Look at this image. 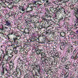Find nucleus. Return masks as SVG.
I'll use <instances>...</instances> for the list:
<instances>
[{"label": "nucleus", "mask_w": 78, "mask_h": 78, "mask_svg": "<svg viewBox=\"0 0 78 78\" xmlns=\"http://www.w3.org/2000/svg\"><path fill=\"white\" fill-rule=\"evenodd\" d=\"M34 66H35V67L37 68L36 70H37V72H36L35 73L36 74V75H37V73H39V71H40V67L39 66L37 63H35L34 64Z\"/></svg>", "instance_id": "obj_15"}, {"label": "nucleus", "mask_w": 78, "mask_h": 78, "mask_svg": "<svg viewBox=\"0 0 78 78\" xmlns=\"http://www.w3.org/2000/svg\"><path fill=\"white\" fill-rule=\"evenodd\" d=\"M23 65H21V66H20L19 65L17 66L16 68L20 69H22V68H23Z\"/></svg>", "instance_id": "obj_50"}, {"label": "nucleus", "mask_w": 78, "mask_h": 78, "mask_svg": "<svg viewBox=\"0 0 78 78\" xmlns=\"http://www.w3.org/2000/svg\"><path fill=\"white\" fill-rule=\"evenodd\" d=\"M5 71L7 72H8V69L6 67H5L3 68L1 71V75H3L5 74Z\"/></svg>", "instance_id": "obj_17"}, {"label": "nucleus", "mask_w": 78, "mask_h": 78, "mask_svg": "<svg viewBox=\"0 0 78 78\" xmlns=\"http://www.w3.org/2000/svg\"><path fill=\"white\" fill-rule=\"evenodd\" d=\"M44 23H42V24H39L38 26V29L39 30V31H41V30H42L43 28H45V27H46V25H45Z\"/></svg>", "instance_id": "obj_11"}, {"label": "nucleus", "mask_w": 78, "mask_h": 78, "mask_svg": "<svg viewBox=\"0 0 78 78\" xmlns=\"http://www.w3.org/2000/svg\"><path fill=\"white\" fill-rule=\"evenodd\" d=\"M76 18L73 19V22L74 23V27H78V9L77 8H75L74 13H73Z\"/></svg>", "instance_id": "obj_2"}, {"label": "nucleus", "mask_w": 78, "mask_h": 78, "mask_svg": "<svg viewBox=\"0 0 78 78\" xmlns=\"http://www.w3.org/2000/svg\"><path fill=\"white\" fill-rule=\"evenodd\" d=\"M9 34H8L7 35V36L8 37L9 35H12V34H14V35H15V34H13L14 33V32H13V30H9Z\"/></svg>", "instance_id": "obj_41"}, {"label": "nucleus", "mask_w": 78, "mask_h": 78, "mask_svg": "<svg viewBox=\"0 0 78 78\" xmlns=\"http://www.w3.org/2000/svg\"><path fill=\"white\" fill-rule=\"evenodd\" d=\"M65 48H66L61 44V45L60 46V49L61 50H63L65 49Z\"/></svg>", "instance_id": "obj_43"}, {"label": "nucleus", "mask_w": 78, "mask_h": 78, "mask_svg": "<svg viewBox=\"0 0 78 78\" xmlns=\"http://www.w3.org/2000/svg\"><path fill=\"white\" fill-rule=\"evenodd\" d=\"M34 28L35 29V31H39V28H38V26H34Z\"/></svg>", "instance_id": "obj_45"}, {"label": "nucleus", "mask_w": 78, "mask_h": 78, "mask_svg": "<svg viewBox=\"0 0 78 78\" xmlns=\"http://www.w3.org/2000/svg\"><path fill=\"white\" fill-rule=\"evenodd\" d=\"M58 52L57 51H56V49L54 48V47H53V53H55L56 52Z\"/></svg>", "instance_id": "obj_58"}, {"label": "nucleus", "mask_w": 78, "mask_h": 78, "mask_svg": "<svg viewBox=\"0 0 78 78\" xmlns=\"http://www.w3.org/2000/svg\"><path fill=\"white\" fill-rule=\"evenodd\" d=\"M72 41V43L75 45V46H76L77 45H78V40H76V41Z\"/></svg>", "instance_id": "obj_40"}, {"label": "nucleus", "mask_w": 78, "mask_h": 78, "mask_svg": "<svg viewBox=\"0 0 78 78\" xmlns=\"http://www.w3.org/2000/svg\"><path fill=\"white\" fill-rule=\"evenodd\" d=\"M66 64L67 65H66L65 69H69V66H70V61H68L66 62Z\"/></svg>", "instance_id": "obj_37"}, {"label": "nucleus", "mask_w": 78, "mask_h": 78, "mask_svg": "<svg viewBox=\"0 0 78 78\" xmlns=\"http://www.w3.org/2000/svg\"><path fill=\"white\" fill-rule=\"evenodd\" d=\"M58 6H59V5L58 4H56L55 5L54 7V9H57L58 8Z\"/></svg>", "instance_id": "obj_61"}, {"label": "nucleus", "mask_w": 78, "mask_h": 78, "mask_svg": "<svg viewBox=\"0 0 78 78\" xmlns=\"http://www.w3.org/2000/svg\"><path fill=\"white\" fill-rule=\"evenodd\" d=\"M29 16H30V19H31L33 18H37V19L38 18V16L37 15H29Z\"/></svg>", "instance_id": "obj_28"}, {"label": "nucleus", "mask_w": 78, "mask_h": 78, "mask_svg": "<svg viewBox=\"0 0 78 78\" xmlns=\"http://www.w3.org/2000/svg\"><path fill=\"white\" fill-rule=\"evenodd\" d=\"M49 16H50V15L46 14V15H45V18L46 17L47 19H48V18H49Z\"/></svg>", "instance_id": "obj_63"}, {"label": "nucleus", "mask_w": 78, "mask_h": 78, "mask_svg": "<svg viewBox=\"0 0 78 78\" xmlns=\"http://www.w3.org/2000/svg\"><path fill=\"white\" fill-rule=\"evenodd\" d=\"M4 63L5 64H9V61H5L4 60Z\"/></svg>", "instance_id": "obj_60"}, {"label": "nucleus", "mask_w": 78, "mask_h": 78, "mask_svg": "<svg viewBox=\"0 0 78 78\" xmlns=\"http://www.w3.org/2000/svg\"><path fill=\"white\" fill-rule=\"evenodd\" d=\"M20 12L22 14H24L25 13V8L23 6H20L19 7Z\"/></svg>", "instance_id": "obj_14"}, {"label": "nucleus", "mask_w": 78, "mask_h": 78, "mask_svg": "<svg viewBox=\"0 0 78 78\" xmlns=\"http://www.w3.org/2000/svg\"><path fill=\"white\" fill-rule=\"evenodd\" d=\"M4 27H5V26L2 24L0 25V31H3V30H4Z\"/></svg>", "instance_id": "obj_46"}, {"label": "nucleus", "mask_w": 78, "mask_h": 78, "mask_svg": "<svg viewBox=\"0 0 78 78\" xmlns=\"http://www.w3.org/2000/svg\"><path fill=\"white\" fill-rule=\"evenodd\" d=\"M51 25H52V24L51 25H51L47 26L46 27H45L47 28L46 31H48L50 30H52V29H53V28H54V27L53 26H52Z\"/></svg>", "instance_id": "obj_21"}, {"label": "nucleus", "mask_w": 78, "mask_h": 78, "mask_svg": "<svg viewBox=\"0 0 78 78\" xmlns=\"http://www.w3.org/2000/svg\"><path fill=\"white\" fill-rule=\"evenodd\" d=\"M50 11H51L52 13H54L55 12H56V10L57 9H55V8L54 7H51L50 8Z\"/></svg>", "instance_id": "obj_26"}, {"label": "nucleus", "mask_w": 78, "mask_h": 78, "mask_svg": "<svg viewBox=\"0 0 78 78\" xmlns=\"http://www.w3.org/2000/svg\"><path fill=\"white\" fill-rule=\"evenodd\" d=\"M58 19H59V21H64V22H65V21L70 20V19L68 17H65L64 18L63 17L62 15L59 16H58Z\"/></svg>", "instance_id": "obj_5"}, {"label": "nucleus", "mask_w": 78, "mask_h": 78, "mask_svg": "<svg viewBox=\"0 0 78 78\" xmlns=\"http://www.w3.org/2000/svg\"><path fill=\"white\" fill-rule=\"evenodd\" d=\"M31 36L32 38H30L28 39L27 40V44H31V43H36L37 42V38L36 37V33H33L31 34Z\"/></svg>", "instance_id": "obj_1"}, {"label": "nucleus", "mask_w": 78, "mask_h": 78, "mask_svg": "<svg viewBox=\"0 0 78 78\" xmlns=\"http://www.w3.org/2000/svg\"><path fill=\"white\" fill-rule=\"evenodd\" d=\"M72 51H73V49L70 48H67L66 50V53L68 55H72Z\"/></svg>", "instance_id": "obj_16"}, {"label": "nucleus", "mask_w": 78, "mask_h": 78, "mask_svg": "<svg viewBox=\"0 0 78 78\" xmlns=\"http://www.w3.org/2000/svg\"><path fill=\"white\" fill-rule=\"evenodd\" d=\"M12 74L13 75V78H15V77H16V76L17 77V74L15 73V72H13V73H12Z\"/></svg>", "instance_id": "obj_54"}, {"label": "nucleus", "mask_w": 78, "mask_h": 78, "mask_svg": "<svg viewBox=\"0 0 78 78\" xmlns=\"http://www.w3.org/2000/svg\"><path fill=\"white\" fill-rule=\"evenodd\" d=\"M25 73L26 74L24 75L25 76L24 77V78H29L30 77V74H28V73H27V71H25Z\"/></svg>", "instance_id": "obj_36"}, {"label": "nucleus", "mask_w": 78, "mask_h": 78, "mask_svg": "<svg viewBox=\"0 0 78 78\" xmlns=\"http://www.w3.org/2000/svg\"><path fill=\"white\" fill-rule=\"evenodd\" d=\"M60 34L62 37H64L66 35V33L64 32H61L60 33Z\"/></svg>", "instance_id": "obj_47"}, {"label": "nucleus", "mask_w": 78, "mask_h": 78, "mask_svg": "<svg viewBox=\"0 0 78 78\" xmlns=\"http://www.w3.org/2000/svg\"><path fill=\"white\" fill-rule=\"evenodd\" d=\"M72 26L71 25H68L67 26V30L69 31H71L72 30Z\"/></svg>", "instance_id": "obj_42"}, {"label": "nucleus", "mask_w": 78, "mask_h": 78, "mask_svg": "<svg viewBox=\"0 0 78 78\" xmlns=\"http://www.w3.org/2000/svg\"><path fill=\"white\" fill-rule=\"evenodd\" d=\"M36 53L38 55H39V54H41V53H41V50H40L39 48H37L36 49Z\"/></svg>", "instance_id": "obj_35"}, {"label": "nucleus", "mask_w": 78, "mask_h": 78, "mask_svg": "<svg viewBox=\"0 0 78 78\" xmlns=\"http://www.w3.org/2000/svg\"><path fill=\"white\" fill-rule=\"evenodd\" d=\"M11 15L10 16H13L14 18H16V12H12L11 13Z\"/></svg>", "instance_id": "obj_30"}, {"label": "nucleus", "mask_w": 78, "mask_h": 78, "mask_svg": "<svg viewBox=\"0 0 78 78\" xmlns=\"http://www.w3.org/2000/svg\"><path fill=\"white\" fill-rule=\"evenodd\" d=\"M51 0H43V2H44L45 5H48V3H50V2H51Z\"/></svg>", "instance_id": "obj_29"}, {"label": "nucleus", "mask_w": 78, "mask_h": 78, "mask_svg": "<svg viewBox=\"0 0 78 78\" xmlns=\"http://www.w3.org/2000/svg\"><path fill=\"white\" fill-rule=\"evenodd\" d=\"M73 55H78V49H77V48H76L75 49L73 52Z\"/></svg>", "instance_id": "obj_33"}, {"label": "nucleus", "mask_w": 78, "mask_h": 78, "mask_svg": "<svg viewBox=\"0 0 78 78\" xmlns=\"http://www.w3.org/2000/svg\"><path fill=\"white\" fill-rule=\"evenodd\" d=\"M13 6H14L13 5L10 4L8 5L7 7L9 8V9H12V8H13Z\"/></svg>", "instance_id": "obj_44"}, {"label": "nucleus", "mask_w": 78, "mask_h": 78, "mask_svg": "<svg viewBox=\"0 0 78 78\" xmlns=\"http://www.w3.org/2000/svg\"><path fill=\"white\" fill-rule=\"evenodd\" d=\"M9 63L11 65V66H14V63H13V62H12V61H11L9 62Z\"/></svg>", "instance_id": "obj_57"}, {"label": "nucleus", "mask_w": 78, "mask_h": 78, "mask_svg": "<svg viewBox=\"0 0 78 78\" xmlns=\"http://www.w3.org/2000/svg\"><path fill=\"white\" fill-rule=\"evenodd\" d=\"M45 37L43 38V40L44 41H46V42H47L48 45H50V44H51L50 41L48 40V38H47V37Z\"/></svg>", "instance_id": "obj_22"}, {"label": "nucleus", "mask_w": 78, "mask_h": 78, "mask_svg": "<svg viewBox=\"0 0 78 78\" xmlns=\"http://www.w3.org/2000/svg\"><path fill=\"white\" fill-rule=\"evenodd\" d=\"M19 38H17V37H14L13 38V40L14 41V42H16L17 40H19Z\"/></svg>", "instance_id": "obj_53"}, {"label": "nucleus", "mask_w": 78, "mask_h": 78, "mask_svg": "<svg viewBox=\"0 0 78 78\" xmlns=\"http://www.w3.org/2000/svg\"><path fill=\"white\" fill-rule=\"evenodd\" d=\"M5 64V62H3V61H2V62L0 64V66H2V67H3Z\"/></svg>", "instance_id": "obj_59"}, {"label": "nucleus", "mask_w": 78, "mask_h": 78, "mask_svg": "<svg viewBox=\"0 0 78 78\" xmlns=\"http://www.w3.org/2000/svg\"><path fill=\"white\" fill-rule=\"evenodd\" d=\"M16 36L17 38H18V37H19L18 38L19 39H20V38L21 37V36H20V35L19 34L17 35H16Z\"/></svg>", "instance_id": "obj_62"}, {"label": "nucleus", "mask_w": 78, "mask_h": 78, "mask_svg": "<svg viewBox=\"0 0 78 78\" xmlns=\"http://www.w3.org/2000/svg\"><path fill=\"white\" fill-rule=\"evenodd\" d=\"M59 15V13H57L56 12H55V13H54V14L53 15L54 16L53 18V20H54V21H57L58 20V17H59V16L61 15Z\"/></svg>", "instance_id": "obj_12"}, {"label": "nucleus", "mask_w": 78, "mask_h": 78, "mask_svg": "<svg viewBox=\"0 0 78 78\" xmlns=\"http://www.w3.org/2000/svg\"><path fill=\"white\" fill-rule=\"evenodd\" d=\"M27 27L29 29V28H31V25L30 24H27Z\"/></svg>", "instance_id": "obj_55"}, {"label": "nucleus", "mask_w": 78, "mask_h": 78, "mask_svg": "<svg viewBox=\"0 0 78 78\" xmlns=\"http://www.w3.org/2000/svg\"><path fill=\"white\" fill-rule=\"evenodd\" d=\"M3 22L4 23V25H6L8 27H10L11 25V22L8 20H5Z\"/></svg>", "instance_id": "obj_10"}, {"label": "nucleus", "mask_w": 78, "mask_h": 78, "mask_svg": "<svg viewBox=\"0 0 78 78\" xmlns=\"http://www.w3.org/2000/svg\"><path fill=\"white\" fill-rule=\"evenodd\" d=\"M31 10L30 11H26V14L27 16H28V17L29 18V19H30V16H29V15H33V14H30V12H31Z\"/></svg>", "instance_id": "obj_39"}, {"label": "nucleus", "mask_w": 78, "mask_h": 78, "mask_svg": "<svg viewBox=\"0 0 78 78\" xmlns=\"http://www.w3.org/2000/svg\"><path fill=\"white\" fill-rule=\"evenodd\" d=\"M14 51V53L15 54H17L18 53V50H17L15 49V50H13Z\"/></svg>", "instance_id": "obj_64"}, {"label": "nucleus", "mask_w": 78, "mask_h": 78, "mask_svg": "<svg viewBox=\"0 0 78 78\" xmlns=\"http://www.w3.org/2000/svg\"><path fill=\"white\" fill-rule=\"evenodd\" d=\"M69 35H71V38H73V39L76 38V36L75 35V34H73V32H72L70 33Z\"/></svg>", "instance_id": "obj_32"}, {"label": "nucleus", "mask_w": 78, "mask_h": 78, "mask_svg": "<svg viewBox=\"0 0 78 78\" xmlns=\"http://www.w3.org/2000/svg\"><path fill=\"white\" fill-rule=\"evenodd\" d=\"M68 59H69V57L68 56L65 55L61 58V61L62 63H64L66 61H68Z\"/></svg>", "instance_id": "obj_8"}, {"label": "nucleus", "mask_w": 78, "mask_h": 78, "mask_svg": "<svg viewBox=\"0 0 78 78\" xmlns=\"http://www.w3.org/2000/svg\"><path fill=\"white\" fill-rule=\"evenodd\" d=\"M11 46L12 50H16L17 48H19V47H20V45L17 44H12L11 45Z\"/></svg>", "instance_id": "obj_9"}, {"label": "nucleus", "mask_w": 78, "mask_h": 78, "mask_svg": "<svg viewBox=\"0 0 78 78\" xmlns=\"http://www.w3.org/2000/svg\"><path fill=\"white\" fill-rule=\"evenodd\" d=\"M30 31L29 30V29L25 28L24 29V31L23 33V34L24 36L27 34L28 35H30Z\"/></svg>", "instance_id": "obj_7"}, {"label": "nucleus", "mask_w": 78, "mask_h": 78, "mask_svg": "<svg viewBox=\"0 0 78 78\" xmlns=\"http://www.w3.org/2000/svg\"><path fill=\"white\" fill-rule=\"evenodd\" d=\"M61 44L64 45L66 48L68 47V44L66 41H64L63 42H62Z\"/></svg>", "instance_id": "obj_34"}, {"label": "nucleus", "mask_w": 78, "mask_h": 78, "mask_svg": "<svg viewBox=\"0 0 78 78\" xmlns=\"http://www.w3.org/2000/svg\"><path fill=\"white\" fill-rule=\"evenodd\" d=\"M11 1L15 2L14 0H2V1L4 3H9V2H11Z\"/></svg>", "instance_id": "obj_27"}, {"label": "nucleus", "mask_w": 78, "mask_h": 78, "mask_svg": "<svg viewBox=\"0 0 78 78\" xmlns=\"http://www.w3.org/2000/svg\"><path fill=\"white\" fill-rule=\"evenodd\" d=\"M46 30V31H44V32H43L38 37H47L48 36V34L49 35H50L51 34H54V33L52 32L51 30Z\"/></svg>", "instance_id": "obj_3"}, {"label": "nucleus", "mask_w": 78, "mask_h": 78, "mask_svg": "<svg viewBox=\"0 0 78 78\" xmlns=\"http://www.w3.org/2000/svg\"><path fill=\"white\" fill-rule=\"evenodd\" d=\"M16 71L17 72H20V75H22V73H23V70H22V69H20V68H16Z\"/></svg>", "instance_id": "obj_31"}, {"label": "nucleus", "mask_w": 78, "mask_h": 78, "mask_svg": "<svg viewBox=\"0 0 78 78\" xmlns=\"http://www.w3.org/2000/svg\"><path fill=\"white\" fill-rule=\"evenodd\" d=\"M71 3V2H69V3L68 4L69 6H70V8H72V7H73V5L72 3Z\"/></svg>", "instance_id": "obj_52"}, {"label": "nucleus", "mask_w": 78, "mask_h": 78, "mask_svg": "<svg viewBox=\"0 0 78 78\" xmlns=\"http://www.w3.org/2000/svg\"><path fill=\"white\" fill-rule=\"evenodd\" d=\"M41 60L42 59H45V58H47V55H46L45 53L44 52L41 53Z\"/></svg>", "instance_id": "obj_23"}, {"label": "nucleus", "mask_w": 78, "mask_h": 78, "mask_svg": "<svg viewBox=\"0 0 78 78\" xmlns=\"http://www.w3.org/2000/svg\"><path fill=\"white\" fill-rule=\"evenodd\" d=\"M35 26H38L39 25H40L41 23L39 20H37L35 21Z\"/></svg>", "instance_id": "obj_48"}, {"label": "nucleus", "mask_w": 78, "mask_h": 78, "mask_svg": "<svg viewBox=\"0 0 78 78\" xmlns=\"http://www.w3.org/2000/svg\"><path fill=\"white\" fill-rule=\"evenodd\" d=\"M3 45H2L0 46V50L1 51H2V59H4L5 57L7 56V55H8V51H6V49L5 50V53H4V51L3 50Z\"/></svg>", "instance_id": "obj_4"}, {"label": "nucleus", "mask_w": 78, "mask_h": 78, "mask_svg": "<svg viewBox=\"0 0 78 78\" xmlns=\"http://www.w3.org/2000/svg\"><path fill=\"white\" fill-rule=\"evenodd\" d=\"M36 6L34 5H33V4H29L28 5V7H27V8H30L31 9V11H32L33 9V8H36Z\"/></svg>", "instance_id": "obj_19"}, {"label": "nucleus", "mask_w": 78, "mask_h": 78, "mask_svg": "<svg viewBox=\"0 0 78 78\" xmlns=\"http://www.w3.org/2000/svg\"><path fill=\"white\" fill-rule=\"evenodd\" d=\"M48 60H49V61H51L50 60L51 59L49 58V57H47L45 58L42 59L41 60L42 62H45V64H47V63H48V64H50L51 62H48V61H49V60H48Z\"/></svg>", "instance_id": "obj_13"}, {"label": "nucleus", "mask_w": 78, "mask_h": 78, "mask_svg": "<svg viewBox=\"0 0 78 78\" xmlns=\"http://www.w3.org/2000/svg\"><path fill=\"white\" fill-rule=\"evenodd\" d=\"M51 65L52 66H53V65H54L55 66H56L57 65V63H56V61H51Z\"/></svg>", "instance_id": "obj_38"}, {"label": "nucleus", "mask_w": 78, "mask_h": 78, "mask_svg": "<svg viewBox=\"0 0 78 78\" xmlns=\"http://www.w3.org/2000/svg\"><path fill=\"white\" fill-rule=\"evenodd\" d=\"M9 56V57H10L12 58L13 57V55H12V53H11L10 54L8 53V55H7V56Z\"/></svg>", "instance_id": "obj_51"}, {"label": "nucleus", "mask_w": 78, "mask_h": 78, "mask_svg": "<svg viewBox=\"0 0 78 78\" xmlns=\"http://www.w3.org/2000/svg\"><path fill=\"white\" fill-rule=\"evenodd\" d=\"M63 3H68V4L70 3V0H63Z\"/></svg>", "instance_id": "obj_49"}, {"label": "nucleus", "mask_w": 78, "mask_h": 78, "mask_svg": "<svg viewBox=\"0 0 78 78\" xmlns=\"http://www.w3.org/2000/svg\"><path fill=\"white\" fill-rule=\"evenodd\" d=\"M17 62L20 65H22V66L24 65V62H23V61L22 60L20 59V58H19L17 59Z\"/></svg>", "instance_id": "obj_18"}, {"label": "nucleus", "mask_w": 78, "mask_h": 78, "mask_svg": "<svg viewBox=\"0 0 78 78\" xmlns=\"http://www.w3.org/2000/svg\"><path fill=\"white\" fill-rule=\"evenodd\" d=\"M41 19H42V21L43 22V23H44V24H46V23H48L50 22L49 21V20L47 19V18H45V16H42L41 17Z\"/></svg>", "instance_id": "obj_6"}, {"label": "nucleus", "mask_w": 78, "mask_h": 78, "mask_svg": "<svg viewBox=\"0 0 78 78\" xmlns=\"http://www.w3.org/2000/svg\"><path fill=\"white\" fill-rule=\"evenodd\" d=\"M78 57V55H76L75 54H73L72 56H71V59H74V60H76V59H77Z\"/></svg>", "instance_id": "obj_25"}, {"label": "nucleus", "mask_w": 78, "mask_h": 78, "mask_svg": "<svg viewBox=\"0 0 78 78\" xmlns=\"http://www.w3.org/2000/svg\"><path fill=\"white\" fill-rule=\"evenodd\" d=\"M55 56H54V58H55V59H57V58H59L58 59H60V57L59 56L60 55H59V54L58 52H56L55 54Z\"/></svg>", "instance_id": "obj_24"}, {"label": "nucleus", "mask_w": 78, "mask_h": 78, "mask_svg": "<svg viewBox=\"0 0 78 78\" xmlns=\"http://www.w3.org/2000/svg\"><path fill=\"white\" fill-rule=\"evenodd\" d=\"M64 13L65 16H67V17H70V15H69V14H67L66 13V11L65 10L64 11Z\"/></svg>", "instance_id": "obj_56"}, {"label": "nucleus", "mask_w": 78, "mask_h": 78, "mask_svg": "<svg viewBox=\"0 0 78 78\" xmlns=\"http://www.w3.org/2000/svg\"><path fill=\"white\" fill-rule=\"evenodd\" d=\"M62 10H64V9L62 7H60V8H59L58 9H57L56 11V12L58 14H60L61 13V11Z\"/></svg>", "instance_id": "obj_20"}]
</instances>
